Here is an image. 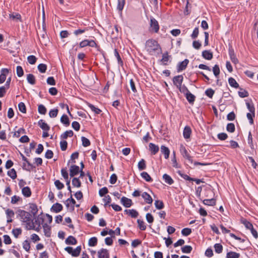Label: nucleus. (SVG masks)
<instances>
[{"label": "nucleus", "mask_w": 258, "mask_h": 258, "mask_svg": "<svg viewBox=\"0 0 258 258\" xmlns=\"http://www.w3.org/2000/svg\"><path fill=\"white\" fill-rule=\"evenodd\" d=\"M18 216L20 217V221L22 222L25 223L26 228L28 230L34 229L35 225L32 223V216L30 213L23 210H18L17 211Z\"/></svg>", "instance_id": "f257e3e1"}, {"label": "nucleus", "mask_w": 258, "mask_h": 258, "mask_svg": "<svg viewBox=\"0 0 258 258\" xmlns=\"http://www.w3.org/2000/svg\"><path fill=\"white\" fill-rule=\"evenodd\" d=\"M146 50L150 55H155L158 51L161 50V47L158 42L153 39L148 40L145 44Z\"/></svg>", "instance_id": "f03ea898"}, {"label": "nucleus", "mask_w": 258, "mask_h": 258, "mask_svg": "<svg viewBox=\"0 0 258 258\" xmlns=\"http://www.w3.org/2000/svg\"><path fill=\"white\" fill-rule=\"evenodd\" d=\"M159 30V25L158 21L154 18L150 19V31L154 33H158Z\"/></svg>", "instance_id": "7ed1b4c3"}, {"label": "nucleus", "mask_w": 258, "mask_h": 258, "mask_svg": "<svg viewBox=\"0 0 258 258\" xmlns=\"http://www.w3.org/2000/svg\"><path fill=\"white\" fill-rule=\"evenodd\" d=\"M180 152L182 156L188 160V161L191 163H193V160L192 159V157L190 156V155L188 154L187 150L186 149L185 147L183 145H181L180 147Z\"/></svg>", "instance_id": "20e7f679"}, {"label": "nucleus", "mask_w": 258, "mask_h": 258, "mask_svg": "<svg viewBox=\"0 0 258 258\" xmlns=\"http://www.w3.org/2000/svg\"><path fill=\"white\" fill-rule=\"evenodd\" d=\"M183 77L182 75H178L173 77L172 81L173 84L178 88L182 85Z\"/></svg>", "instance_id": "39448f33"}, {"label": "nucleus", "mask_w": 258, "mask_h": 258, "mask_svg": "<svg viewBox=\"0 0 258 258\" xmlns=\"http://www.w3.org/2000/svg\"><path fill=\"white\" fill-rule=\"evenodd\" d=\"M98 258H109V253L107 249L101 248L97 252Z\"/></svg>", "instance_id": "423d86ee"}, {"label": "nucleus", "mask_w": 258, "mask_h": 258, "mask_svg": "<svg viewBox=\"0 0 258 258\" xmlns=\"http://www.w3.org/2000/svg\"><path fill=\"white\" fill-rule=\"evenodd\" d=\"M43 217L44 215H43L42 213H41L35 219V221L34 222L32 220L31 223H34V225H37L39 226V227H40V225H41V224H43V223L44 220V218Z\"/></svg>", "instance_id": "0eeeda50"}, {"label": "nucleus", "mask_w": 258, "mask_h": 258, "mask_svg": "<svg viewBox=\"0 0 258 258\" xmlns=\"http://www.w3.org/2000/svg\"><path fill=\"white\" fill-rule=\"evenodd\" d=\"M188 62L189 60L187 59H185L183 61L179 62L177 66V72H180L183 70H184L186 69Z\"/></svg>", "instance_id": "6e6552de"}, {"label": "nucleus", "mask_w": 258, "mask_h": 258, "mask_svg": "<svg viewBox=\"0 0 258 258\" xmlns=\"http://www.w3.org/2000/svg\"><path fill=\"white\" fill-rule=\"evenodd\" d=\"M9 71L8 69L3 68L1 70L0 74V84H3L6 80L7 75Z\"/></svg>", "instance_id": "1a4fd4ad"}, {"label": "nucleus", "mask_w": 258, "mask_h": 258, "mask_svg": "<svg viewBox=\"0 0 258 258\" xmlns=\"http://www.w3.org/2000/svg\"><path fill=\"white\" fill-rule=\"evenodd\" d=\"M80 172V168L78 166L74 165H72L70 169V175L71 177L77 175Z\"/></svg>", "instance_id": "9d476101"}, {"label": "nucleus", "mask_w": 258, "mask_h": 258, "mask_svg": "<svg viewBox=\"0 0 258 258\" xmlns=\"http://www.w3.org/2000/svg\"><path fill=\"white\" fill-rule=\"evenodd\" d=\"M229 55L230 59L233 63H234L235 64H236L237 63H238V60L237 58L236 55L234 53V51L232 48H229Z\"/></svg>", "instance_id": "9b49d317"}, {"label": "nucleus", "mask_w": 258, "mask_h": 258, "mask_svg": "<svg viewBox=\"0 0 258 258\" xmlns=\"http://www.w3.org/2000/svg\"><path fill=\"white\" fill-rule=\"evenodd\" d=\"M120 201L121 204L126 208L130 207L133 204L132 200L125 197H122Z\"/></svg>", "instance_id": "f8f14e48"}, {"label": "nucleus", "mask_w": 258, "mask_h": 258, "mask_svg": "<svg viewBox=\"0 0 258 258\" xmlns=\"http://www.w3.org/2000/svg\"><path fill=\"white\" fill-rule=\"evenodd\" d=\"M38 124L40 127L44 131L48 132L50 130L49 126L43 119L39 120Z\"/></svg>", "instance_id": "ddd939ff"}, {"label": "nucleus", "mask_w": 258, "mask_h": 258, "mask_svg": "<svg viewBox=\"0 0 258 258\" xmlns=\"http://www.w3.org/2000/svg\"><path fill=\"white\" fill-rule=\"evenodd\" d=\"M62 209V206L60 204L56 203L52 205L51 211L57 213L61 211Z\"/></svg>", "instance_id": "4468645a"}, {"label": "nucleus", "mask_w": 258, "mask_h": 258, "mask_svg": "<svg viewBox=\"0 0 258 258\" xmlns=\"http://www.w3.org/2000/svg\"><path fill=\"white\" fill-rule=\"evenodd\" d=\"M191 134V130L189 126H185L183 132V136L184 139H188L190 138Z\"/></svg>", "instance_id": "2eb2a0df"}, {"label": "nucleus", "mask_w": 258, "mask_h": 258, "mask_svg": "<svg viewBox=\"0 0 258 258\" xmlns=\"http://www.w3.org/2000/svg\"><path fill=\"white\" fill-rule=\"evenodd\" d=\"M149 148L152 155L156 154L159 150V147L157 145H156L155 144L152 143H150L149 144Z\"/></svg>", "instance_id": "dca6fc26"}, {"label": "nucleus", "mask_w": 258, "mask_h": 258, "mask_svg": "<svg viewBox=\"0 0 258 258\" xmlns=\"http://www.w3.org/2000/svg\"><path fill=\"white\" fill-rule=\"evenodd\" d=\"M42 226L45 236L47 237H49L51 236L50 227L47 223H44Z\"/></svg>", "instance_id": "f3484780"}, {"label": "nucleus", "mask_w": 258, "mask_h": 258, "mask_svg": "<svg viewBox=\"0 0 258 258\" xmlns=\"http://www.w3.org/2000/svg\"><path fill=\"white\" fill-rule=\"evenodd\" d=\"M161 152L164 155V158L167 159L170 154V150L168 147L162 145L161 146Z\"/></svg>", "instance_id": "a211bd4d"}, {"label": "nucleus", "mask_w": 258, "mask_h": 258, "mask_svg": "<svg viewBox=\"0 0 258 258\" xmlns=\"http://www.w3.org/2000/svg\"><path fill=\"white\" fill-rule=\"evenodd\" d=\"M22 193L24 197L27 198L30 197L32 194L31 189L29 186L23 187L22 188Z\"/></svg>", "instance_id": "6ab92c4d"}, {"label": "nucleus", "mask_w": 258, "mask_h": 258, "mask_svg": "<svg viewBox=\"0 0 258 258\" xmlns=\"http://www.w3.org/2000/svg\"><path fill=\"white\" fill-rule=\"evenodd\" d=\"M142 198L144 199L146 203L151 204L153 202V199L151 196L147 192H144L142 195Z\"/></svg>", "instance_id": "aec40b11"}, {"label": "nucleus", "mask_w": 258, "mask_h": 258, "mask_svg": "<svg viewBox=\"0 0 258 258\" xmlns=\"http://www.w3.org/2000/svg\"><path fill=\"white\" fill-rule=\"evenodd\" d=\"M65 242L68 245H75L77 243V240L73 236H69L65 240Z\"/></svg>", "instance_id": "412c9836"}, {"label": "nucleus", "mask_w": 258, "mask_h": 258, "mask_svg": "<svg viewBox=\"0 0 258 258\" xmlns=\"http://www.w3.org/2000/svg\"><path fill=\"white\" fill-rule=\"evenodd\" d=\"M202 56L206 59L211 60L213 55L212 52L210 50H204L202 52Z\"/></svg>", "instance_id": "4be33fe9"}, {"label": "nucleus", "mask_w": 258, "mask_h": 258, "mask_svg": "<svg viewBox=\"0 0 258 258\" xmlns=\"http://www.w3.org/2000/svg\"><path fill=\"white\" fill-rule=\"evenodd\" d=\"M185 96L186 99L187 100L188 102L190 104H194V103L195 101V99H196V96L194 95H193L189 92L188 93H186L185 95Z\"/></svg>", "instance_id": "5701e85b"}, {"label": "nucleus", "mask_w": 258, "mask_h": 258, "mask_svg": "<svg viewBox=\"0 0 258 258\" xmlns=\"http://www.w3.org/2000/svg\"><path fill=\"white\" fill-rule=\"evenodd\" d=\"M170 56L168 55V52H166L163 54L162 59L160 60V61L162 62L163 65H167V62L169 59V57Z\"/></svg>", "instance_id": "b1692460"}, {"label": "nucleus", "mask_w": 258, "mask_h": 258, "mask_svg": "<svg viewBox=\"0 0 258 258\" xmlns=\"http://www.w3.org/2000/svg\"><path fill=\"white\" fill-rule=\"evenodd\" d=\"M124 212L128 214L132 218H136L139 215L138 212L136 210L134 209L125 210Z\"/></svg>", "instance_id": "393cba45"}, {"label": "nucleus", "mask_w": 258, "mask_h": 258, "mask_svg": "<svg viewBox=\"0 0 258 258\" xmlns=\"http://www.w3.org/2000/svg\"><path fill=\"white\" fill-rule=\"evenodd\" d=\"M163 179H164L165 182L166 183L171 185L173 183L174 180L172 179V178L167 174H164L163 175Z\"/></svg>", "instance_id": "a878e982"}, {"label": "nucleus", "mask_w": 258, "mask_h": 258, "mask_svg": "<svg viewBox=\"0 0 258 258\" xmlns=\"http://www.w3.org/2000/svg\"><path fill=\"white\" fill-rule=\"evenodd\" d=\"M203 203L204 205L207 206H215L216 205V199L212 198L211 199H205Z\"/></svg>", "instance_id": "bb28decb"}, {"label": "nucleus", "mask_w": 258, "mask_h": 258, "mask_svg": "<svg viewBox=\"0 0 258 258\" xmlns=\"http://www.w3.org/2000/svg\"><path fill=\"white\" fill-rule=\"evenodd\" d=\"M29 209L33 215L34 216H35L38 212V208L36 204L33 203L30 204Z\"/></svg>", "instance_id": "cd10ccee"}, {"label": "nucleus", "mask_w": 258, "mask_h": 258, "mask_svg": "<svg viewBox=\"0 0 258 258\" xmlns=\"http://www.w3.org/2000/svg\"><path fill=\"white\" fill-rule=\"evenodd\" d=\"M60 121L66 126H68L70 125V120L69 117L66 114L62 115L60 118Z\"/></svg>", "instance_id": "c85d7f7f"}, {"label": "nucleus", "mask_w": 258, "mask_h": 258, "mask_svg": "<svg viewBox=\"0 0 258 258\" xmlns=\"http://www.w3.org/2000/svg\"><path fill=\"white\" fill-rule=\"evenodd\" d=\"M27 80L31 85H34L36 83V80L33 74H29L27 75Z\"/></svg>", "instance_id": "c756f323"}, {"label": "nucleus", "mask_w": 258, "mask_h": 258, "mask_svg": "<svg viewBox=\"0 0 258 258\" xmlns=\"http://www.w3.org/2000/svg\"><path fill=\"white\" fill-rule=\"evenodd\" d=\"M74 135V133L72 130L67 131L63 133L60 138L62 139H67L68 137H72Z\"/></svg>", "instance_id": "7c9ffc66"}, {"label": "nucleus", "mask_w": 258, "mask_h": 258, "mask_svg": "<svg viewBox=\"0 0 258 258\" xmlns=\"http://www.w3.org/2000/svg\"><path fill=\"white\" fill-rule=\"evenodd\" d=\"M228 83L230 86L232 87L235 88H238L239 87V84L237 83L236 80L232 77L228 79Z\"/></svg>", "instance_id": "2f4dec72"}, {"label": "nucleus", "mask_w": 258, "mask_h": 258, "mask_svg": "<svg viewBox=\"0 0 258 258\" xmlns=\"http://www.w3.org/2000/svg\"><path fill=\"white\" fill-rule=\"evenodd\" d=\"M142 177L147 182H152L153 181L152 178L151 177L150 175L147 172H143L141 173Z\"/></svg>", "instance_id": "473e14b6"}, {"label": "nucleus", "mask_w": 258, "mask_h": 258, "mask_svg": "<svg viewBox=\"0 0 258 258\" xmlns=\"http://www.w3.org/2000/svg\"><path fill=\"white\" fill-rule=\"evenodd\" d=\"M87 105L88 107L91 109V110L93 111L95 114H99L101 112V110L99 108L96 107L93 104L90 103H88Z\"/></svg>", "instance_id": "72a5a7b5"}, {"label": "nucleus", "mask_w": 258, "mask_h": 258, "mask_svg": "<svg viewBox=\"0 0 258 258\" xmlns=\"http://www.w3.org/2000/svg\"><path fill=\"white\" fill-rule=\"evenodd\" d=\"M240 254L234 251H229L226 254V258H239Z\"/></svg>", "instance_id": "f704fd0d"}, {"label": "nucleus", "mask_w": 258, "mask_h": 258, "mask_svg": "<svg viewBox=\"0 0 258 258\" xmlns=\"http://www.w3.org/2000/svg\"><path fill=\"white\" fill-rule=\"evenodd\" d=\"M125 3V0H117V9L121 12L124 8Z\"/></svg>", "instance_id": "c9c22d12"}, {"label": "nucleus", "mask_w": 258, "mask_h": 258, "mask_svg": "<svg viewBox=\"0 0 258 258\" xmlns=\"http://www.w3.org/2000/svg\"><path fill=\"white\" fill-rule=\"evenodd\" d=\"M70 204H72V209H74V205L76 204L75 200L72 198V196L71 195V197L67 200L66 201V206L68 208L69 207Z\"/></svg>", "instance_id": "e433bc0d"}, {"label": "nucleus", "mask_w": 258, "mask_h": 258, "mask_svg": "<svg viewBox=\"0 0 258 258\" xmlns=\"http://www.w3.org/2000/svg\"><path fill=\"white\" fill-rule=\"evenodd\" d=\"M138 167L139 170L141 171L144 170L146 168V162L144 159H141L138 164Z\"/></svg>", "instance_id": "4c0bfd02"}, {"label": "nucleus", "mask_w": 258, "mask_h": 258, "mask_svg": "<svg viewBox=\"0 0 258 258\" xmlns=\"http://www.w3.org/2000/svg\"><path fill=\"white\" fill-rule=\"evenodd\" d=\"M81 251V246H78L75 249H73V252L72 253V256L74 257L78 256Z\"/></svg>", "instance_id": "58836bf2"}, {"label": "nucleus", "mask_w": 258, "mask_h": 258, "mask_svg": "<svg viewBox=\"0 0 258 258\" xmlns=\"http://www.w3.org/2000/svg\"><path fill=\"white\" fill-rule=\"evenodd\" d=\"M97 238L96 237H93L89 239L88 245L90 246H95L97 244Z\"/></svg>", "instance_id": "ea45409f"}, {"label": "nucleus", "mask_w": 258, "mask_h": 258, "mask_svg": "<svg viewBox=\"0 0 258 258\" xmlns=\"http://www.w3.org/2000/svg\"><path fill=\"white\" fill-rule=\"evenodd\" d=\"M241 222L247 229L250 230L253 227L252 224L249 221H247L246 219H242L241 220Z\"/></svg>", "instance_id": "a19ab883"}, {"label": "nucleus", "mask_w": 258, "mask_h": 258, "mask_svg": "<svg viewBox=\"0 0 258 258\" xmlns=\"http://www.w3.org/2000/svg\"><path fill=\"white\" fill-rule=\"evenodd\" d=\"M23 248L27 252H29L30 249V243L28 240H25L23 242Z\"/></svg>", "instance_id": "79ce46f5"}, {"label": "nucleus", "mask_w": 258, "mask_h": 258, "mask_svg": "<svg viewBox=\"0 0 258 258\" xmlns=\"http://www.w3.org/2000/svg\"><path fill=\"white\" fill-rule=\"evenodd\" d=\"M8 176H9L13 179H15L17 177V173L16 170L13 168L8 171L7 173Z\"/></svg>", "instance_id": "37998d69"}, {"label": "nucleus", "mask_w": 258, "mask_h": 258, "mask_svg": "<svg viewBox=\"0 0 258 258\" xmlns=\"http://www.w3.org/2000/svg\"><path fill=\"white\" fill-rule=\"evenodd\" d=\"M192 248L190 245H185L181 247V251L183 253H189L192 251Z\"/></svg>", "instance_id": "c03bdc74"}, {"label": "nucleus", "mask_w": 258, "mask_h": 258, "mask_svg": "<svg viewBox=\"0 0 258 258\" xmlns=\"http://www.w3.org/2000/svg\"><path fill=\"white\" fill-rule=\"evenodd\" d=\"M213 72L216 78H218L220 73V71L219 67L218 64H215L214 66V67L213 68Z\"/></svg>", "instance_id": "a18cd8bd"}, {"label": "nucleus", "mask_w": 258, "mask_h": 258, "mask_svg": "<svg viewBox=\"0 0 258 258\" xmlns=\"http://www.w3.org/2000/svg\"><path fill=\"white\" fill-rule=\"evenodd\" d=\"M72 184L74 186L80 187L81 185V182L78 178L74 177L72 180Z\"/></svg>", "instance_id": "49530a36"}, {"label": "nucleus", "mask_w": 258, "mask_h": 258, "mask_svg": "<svg viewBox=\"0 0 258 258\" xmlns=\"http://www.w3.org/2000/svg\"><path fill=\"white\" fill-rule=\"evenodd\" d=\"M215 251L217 253H220L222 252L223 246L220 243H216L214 245Z\"/></svg>", "instance_id": "de8ad7c7"}, {"label": "nucleus", "mask_w": 258, "mask_h": 258, "mask_svg": "<svg viewBox=\"0 0 258 258\" xmlns=\"http://www.w3.org/2000/svg\"><path fill=\"white\" fill-rule=\"evenodd\" d=\"M38 111L40 114L44 115L46 114L47 110L46 108L43 105L40 104L38 105Z\"/></svg>", "instance_id": "09e8293b"}, {"label": "nucleus", "mask_w": 258, "mask_h": 258, "mask_svg": "<svg viewBox=\"0 0 258 258\" xmlns=\"http://www.w3.org/2000/svg\"><path fill=\"white\" fill-rule=\"evenodd\" d=\"M81 141L82 142V145L84 147H87L90 145V141L87 138H86L85 137H82Z\"/></svg>", "instance_id": "8fccbe9b"}, {"label": "nucleus", "mask_w": 258, "mask_h": 258, "mask_svg": "<svg viewBox=\"0 0 258 258\" xmlns=\"http://www.w3.org/2000/svg\"><path fill=\"white\" fill-rule=\"evenodd\" d=\"M114 55L116 57L118 61V63L120 66L123 65V61L121 58V57L116 49H114Z\"/></svg>", "instance_id": "3c124183"}, {"label": "nucleus", "mask_w": 258, "mask_h": 258, "mask_svg": "<svg viewBox=\"0 0 258 258\" xmlns=\"http://www.w3.org/2000/svg\"><path fill=\"white\" fill-rule=\"evenodd\" d=\"M178 89H179V91L184 94V95L186 94V93H188V92H189V91L188 90V89H187V88L184 85H181L180 86H179Z\"/></svg>", "instance_id": "603ef678"}, {"label": "nucleus", "mask_w": 258, "mask_h": 258, "mask_svg": "<svg viewBox=\"0 0 258 258\" xmlns=\"http://www.w3.org/2000/svg\"><path fill=\"white\" fill-rule=\"evenodd\" d=\"M138 227L141 230H145L146 229V226L145 224V222L143 220L138 219L137 220Z\"/></svg>", "instance_id": "864d4df0"}, {"label": "nucleus", "mask_w": 258, "mask_h": 258, "mask_svg": "<svg viewBox=\"0 0 258 258\" xmlns=\"http://www.w3.org/2000/svg\"><path fill=\"white\" fill-rule=\"evenodd\" d=\"M87 30H88V29L87 28H85L84 29H78L75 30L74 31V34L75 36H78V35L85 33Z\"/></svg>", "instance_id": "5fc2aeb1"}, {"label": "nucleus", "mask_w": 258, "mask_h": 258, "mask_svg": "<svg viewBox=\"0 0 258 258\" xmlns=\"http://www.w3.org/2000/svg\"><path fill=\"white\" fill-rule=\"evenodd\" d=\"M247 143H248V145H249L250 147L251 148V149H254V145H253V142H252V134L250 132H249L248 133Z\"/></svg>", "instance_id": "6e6d98bb"}, {"label": "nucleus", "mask_w": 258, "mask_h": 258, "mask_svg": "<svg viewBox=\"0 0 258 258\" xmlns=\"http://www.w3.org/2000/svg\"><path fill=\"white\" fill-rule=\"evenodd\" d=\"M38 69L41 73H44L47 69V66L44 63H40L38 66Z\"/></svg>", "instance_id": "4d7b16f0"}, {"label": "nucleus", "mask_w": 258, "mask_h": 258, "mask_svg": "<svg viewBox=\"0 0 258 258\" xmlns=\"http://www.w3.org/2000/svg\"><path fill=\"white\" fill-rule=\"evenodd\" d=\"M246 105L250 112L255 113V108L252 102H246Z\"/></svg>", "instance_id": "13d9d810"}, {"label": "nucleus", "mask_w": 258, "mask_h": 258, "mask_svg": "<svg viewBox=\"0 0 258 258\" xmlns=\"http://www.w3.org/2000/svg\"><path fill=\"white\" fill-rule=\"evenodd\" d=\"M37 60V58L33 55H29L27 57V60L29 63L31 64H34L35 63Z\"/></svg>", "instance_id": "bf43d9fd"}, {"label": "nucleus", "mask_w": 258, "mask_h": 258, "mask_svg": "<svg viewBox=\"0 0 258 258\" xmlns=\"http://www.w3.org/2000/svg\"><path fill=\"white\" fill-rule=\"evenodd\" d=\"M20 201H22V198L19 196L15 195L12 197L11 203L12 204H15Z\"/></svg>", "instance_id": "052dcab7"}, {"label": "nucleus", "mask_w": 258, "mask_h": 258, "mask_svg": "<svg viewBox=\"0 0 258 258\" xmlns=\"http://www.w3.org/2000/svg\"><path fill=\"white\" fill-rule=\"evenodd\" d=\"M226 130L230 133H233L235 131V125L233 123H229L227 125Z\"/></svg>", "instance_id": "680f3d73"}, {"label": "nucleus", "mask_w": 258, "mask_h": 258, "mask_svg": "<svg viewBox=\"0 0 258 258\" xmlns=\"http://www.w3.org/2000/svg\"><path fill=\"white\" fill-rule=\"evenodd\" d=\"M155 206L157 209L160 210L163 208L164 204L162 201L157 200L155 202Z\"/></svg>", "instance_id": "e2e57ef3"}, {"label": "nucleus", "mask_w": 258, "mask_h": 258, "mask_svg": "<svg viewBox=\"0 0 258 258\" xmlns=\"http://www.w3.org/2000/svg\"><path fill=\"white\" fill-rule=\"evenodd\" d=\"M58 110L57 109H51L49 111V115L51 118H54L57 116Z\"/></svg>", "instance_id": "0e129e2a"}, {"label": "nucleus", "mask_w": 258, "mask_h": 258, "mask_svg": "<svg viewBox=\"0 0 258 258\" xmlns=\"http://www.w3.org/2000/svg\"><path fill=\"white\" fill-rule=\"evenodd\" d=\"M12 233L16 238H17L19 236V235L21 234L22 229L21 228L14 229L12 230Z\"/></svg>", "instance_id": "69168bd1"}, {"label": "nucleus", "mask_w": 258, "mask_h": 258, "mask_svg": "<svg viewBox=\"0 0 258 258\" xmlns=\"http://www.w3.org/2000/svg\"><path fill=\"white\" fill-rule=\"evenodd\" d=\"M191 233V229L190 228H183L181 230V234L183 236H188Z\"/></svg>", "instance_id": "338daca9"}, {"label": "nucleus", "mask_w": 258, "mask_h": 258, "mask_svg": "<svg viewBox=\"0 0 258 258\" xmlns=\"http://www.w3.org/2000/svg\"><path fill=\"white\" fill-rule=\"evenodd\" d=\"M214 93V90L211 88L208 89L205 91V94L210 98L213 97Z\"/></svg>", "instance_id": "774afa93"}]
</instances>
